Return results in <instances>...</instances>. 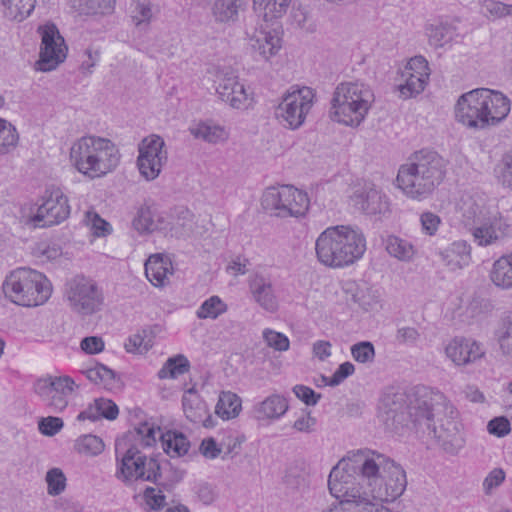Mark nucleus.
I'll return each mask as SVG.
<instances>
[{
    "label": "nucleus",
    "mask_w": 512,
    "mask_h": 512,
    "mask_svg": "<svg viewBox=\"0 0 512 512\" xmlns=\"http://www.w3.org/2000/svg\"><path fill=\"white\" fill-rule=\"evenodd\" d=\"M447 161L436 151L421 149L414 152L398 170L396 181L403 193L423 200L442 183Z\"/></svg>",
    "instance_id": "obj_1"
},
{
    "label": "nucleus",
    "mask_w": 512,
    "mask_h": 512,
    "mask_svg": "<svg viewBox=\"0 0 512 512\" xmlns=\"http://www.w3.org/2000/svg\"><path fill=\"white\" fill-rule=\"evenodd\" d=\"M318 261L330 268H343L360 260L366 251L363 232L350 225L326 228L315 242Z\"/></svg>",
    "instance_id": "obj_2"
},
{
    "label": "nucleus",
    "mask_w": 512,
    "mask_h": 512,
    "mask_svg": "<svg viewBox=\"0 0 512 512\" xmlns=\"http://www.w3.org/2000/svg\"><path fill=\"white\" fill-rule=\"evenodd\" d=\"M129 437L134 441L130 447L126 449L121 459H119V452L122 447V442H116V458L118 469L116 477L124 483L133 480H143L150 482H157L161 477L160 464L154 458H147L139 446L151 447L156 443V429L153 425L144 422L135 427L134 432L130 433Z\"/></svg>",
    "instance_id": "obj_3"
},
{
    "label": "nucleus",
    "mask_w": 512,
    "mask_h": 512,
    "mask_svg": "<svg viewBox=\"0 0 512 512\" xmlns=\"http://www.w3.org/2000/svg\"><path fill=\"white\" fill-rule=\"evenodd\" d=\"M361 482L367 486L369 496L381 502L399 498L407 486L404 469L394 460L377 452L364 458L360 466Z\"/></svg>",
    "instance_id": "obj_4"
},
{
    "label": "nucleus",
    "mask_w": 512,
    "mask_h": 512,
    "mask_svg": "<svg viewBox=\"0 0 512 512\" xmlns=\"http://www.w3.org/2000/svg\"><path fill=\"white\" fill-rule=\"evenodd\" d=\"M119 149L108 138L83 136L70 148V161L81 174L94 179L105 176L119 165Z\"/></svg>",
    "instance_id": "obj_5"
},
{
    "label": "nucleus",
    "mask_w": 512,
    "mask_h": 512,
    "mask_svg": "<svg viewBox=\"0 0 512 512\" xmlns=\"http://www.w3.org/2000/svg\"><path fill=\"white\" fill-rule=\"evenodd\" d=\"M374 100L372 90L363 83H340L331 99L330 117L347 126H358Z\"/></svg>",
    "instance_id": "obj_6"
},
{
    "label": "nucleus",
    "mask_w": 512,
    "mask_h": 512,
    "mask_svg": "<svg viewBox=\"0 0 512 512\" xmlns=\"http://www.w3.org/2000/svg\"><path fill=\"white\" fill-rule=\"evenodd\" d=\"M2 289L12 303L36 307L43 305L51 296L52 287L42 273L30 268H18L5 278Z\"/></svg>",
    "instance_id": "obj_7"
},
{
    "label": "nucleus",
    "mask_w": 512,
    "mask_h": 512,
    "mask_svg": "<svg viewBox=\"0 0 512 512\" xmlns=\"http://www.w3.org/2000/svg\"><path fill=\"white\" fill-rule=\"evenodd\" d=\"M371 452L366 454L363 451H359L353 456V458L340 460L336 466H334L328 477V488L335 498L342 499L336 506H342L346 503H350L352 511L360 510V506L366 507V503H372L369 499V491H362L361 487H358L354 480V473H357L361 479L359 466L364 458L370 457Z\"/></svg>",
    "instance_id": "obj_8"
},
{
    "label": "nucleus",
    "mask_w": 512,
    "mask_h": 512,
    "mask_svg": "<svg viewBox=\"0 0 512 512\" xmlns=\"http://www.w3.org/2000/svg\"><path fill=\"white\" fill-rule=\"evenodd\" d=\"M430 391L426 387L417 388L412 394L392 389L386 391L378 406L379 417L386 428L397 433L412 423L418 429L423 412H420L419 415L414 413L418 412L416 403L423 398L424 394H430Z\"/></svg>",
    "instance_id": "obj_9"
},
{
    "label": "nucleus",
    "mask_w": 512,
    "mask_h": 512,
    "mask_svg": "<svg viewBox=\"0 0 512 512\" xmlns=\"http://www.w3.org/2000/svg\"><path fill=\"white\" fill-rule=\"evenodd\" d=\"M416 404V409H418V412H415L416 415L423 412L418 427L423 433L432 429L433 426H437L438 429H450L452 425L462 426L458 420V411L439 391L431 390L430 394H424L423 398H420Z\"/></svg>",
    "instance_id": "obj_10"
},
{
    "label": "nucleus",
    "mask_w": 512,
    "mask_h": 512,
    "mask_svg": "<svg viewBox=\"0 0 512 512\" xmlns=\"http://www.w3.org/2000/svg\"><path fill=\"white\" fill-rule=\"evenodd\" d=\"M65 296L70 308L82 316L100 311L104 304L102 289L94 280L83 276H77L67 282Z\"/></svg>",
    "instance_id": "obj_11"
},
{
    "label": "nucleus",
    "mask_w": 512,
    "mask_h": 512,
    "mask_svg": "<svg viewBox=\"0 0 512 512\" xmlns=\"http://www.w3.org/2000/svg\"><path fill=\"white\" fill-rule=\"evenodd\" d=\"M78 388L74 379L68 375H47L39 378L33 385L35 394L46 408L53 413L63 412L69 403V396Z\"/></svg>",
    "instance_id": "obj_12"
},
{
    "label": "nucleus",
    "mask_w": 512,
    "mask_h": 512,
    "mask_svg": "<svg viewBox=\"0 0 512 512\" xmlns=\"http://www.w3.org/2000/svg\"><path fill=\"white\" fill-rule=\"evenodd\" d=\"M315 94L309 87H291L279 104L276 116L280 122L292 130L301 127L313 106Z\"/></svg>",
    "instance_id": "obj_13"
},
{
    "label": "nucleus",
    "mask_w": 512,
    "mask_h": 512,
    "mask_svg": "<svg viewBox=\"0 0 512 512\" xmlns=\"http://www.w3.org/2000/svg\"><path fill=\"white\" fill-rule=\"evenodd\" d=\"M165 146L164 139L156 134L146 136L138 144L137 167L146 180L156 179L167 163L168 152Z\"/></svg>",
    "instance_id": "obj_14"
},
{
    "label": "nucleus",
    "mask_w": 512,
    "mask_h": 512,
    "mask_svg": "<svg viewBox=\"0 0 512 512\" xmlns=\"http://www.w3.org/2000/svg\"><path fill=\"white\" fill-rule=\"evenodd\" d=\"M41 48L39 60L36 62V70L48 72L54 70L66 58V46L54 24L40 26Z\"/></svg>",
    "instance_id": "obj_15"
},
{
    "label": "nucleus",
    "mask_w": 512,
    "mask_h": 512,
    "mask_svg": "<svg viewBox=\"0 0 512 512\" xmlns=\"http://www.w3.org/2000/svg\"><path fill=\"white\" fill-rule=\"evenodd\" d=\"M70 215L68 198L59 188L47 189L43 202L31 218L35 227H50L66 220Z\"/></svg>",
    "instance_id": "obj_16"
},
{
    "label": "nucleus",
    "mask_w": 512,
    "mask_h": 512,
    "mask_svg": "<svg viewBox=\"0 0 512 512\" xmlns=\"http://www.w3.org/2000/svg\"><path fill=\"white\" fill-rule=\"evenodd\" d=\"M216 92L222 101L235 109H246L252 102V92L239 81L230 68H221L215 75Z\"/></svg>",
    "instance_id": "obj_17"
},
{
    "label": "nucleus",
    "mask_w": 512,
    "mask_h": 512,
    "mask_svg": "<svg viewBox=\"0 0 512 512\" xmlns=\"http://www.w3.org/2000/svg\"><path fill=\"white\" fill-rule=\"evenodd\" d=\"M476 89L461 95L455 106V117L468 128L486 129L489 127L487 107L482 105Z\"/></svg>",
    "instance_id": "obj_18"
},
{
    "label": "nucleus",
    "mask_w": 512,
    "mask_h": 512,
    "mask_svg": "<svg viewBox=\"0 0 512 512\" xmlns=\"http://www.w3.org/2000/svg\"><path fill=\"white\" fill-rule=\"evenodd\" d=\"M470 232L477 245L486 247L509 236L511 225L500 214H495L473 225Z\"/></svg>",
    "instance_id": "obj_19"
},
{
    "label": "nucleus",
    "mask_w": 512,
    "mask_h": 512,
    "mask_svg": "<svg viewBox=\"0 0 512 512\" xmlns=\"http://www.w3.org/2000/svg\"><path fill=\"white\" fill-rule=\"evenodd\" d=\"M445 354L456 366H468L485 357L480 342L466 337H454L445 347Z\"/></svg>",
    "instance_id": "obj_20"
},
{
    "label": "nucleus",
    "mask_w": 512,
    "mask_h": 512,
    "mask_svg": "<svg viewBox=\"0 0 512 512\" xmlns=\"http://www.w3.org/2000/svg\"><path fill=\"white\" fill-rule=\"evenodd\" d=\"M351 200L359 211L369 216H385L390 212L388 197L374 185L356 190Z\"/></svg>",
    "instance_id": "obj_21"
},
{
    "label": "nucleus",
    "mask_w": 512,
    "mask_h": 512,
    "mask_svg": "<svg viewBox=\"0 0 512 512\" xmlns=\"http://www.w3.org/2000/svg\"><path fill=\"white\" fill-rule=\"evenodd\" d=\"M479 98L482 105L487 107L485 111L488 116L489 127L501 123L509 114L511 103L507 96L497 90L478 88Z\"/></svg>",
    "instance_id": "obj_22"
},
{
    "label": "nucleus",
    "mask_w": 512,
    "mask_h": 512,
    "mask_svg": "<svg viewBox=\"0 0 512 512\" xmlns=\"http://www.w3.org/2000/svg\"><path fill=\"white\" fill-rule=\"evenodd\" d=\"M250 45L256 60L268 61L281 49L282 38L276 29L260 30L255 32Z\"/></svg>",
    "instance_id": "obj_23"
},
{
    "label": "nucleus",
    "mask_w": 512,
    "mask_h": 512,
    "mask_svg": "<svg viewBox=\"0 0 512 512\" xmlns=\"http://www.w3.org/2000/svg\"><path fill=\"white\" fill-rule=\"evenodd\" d=\"M182 406L186 418L195 424H202L205 428L215 425L213 417L209 414L206 403L194 388L185 391L182 397Z\"/></svg>",
    "instance_id": "obj_24"
},
{
    "label": "nucleus",
    "mask_w": 512,
    "mask_h": 512,
    "mask_svg": "<svg viewBox=\"0 0 512 512\" xmlns=\"http://www.w3.org/2000/svg\"><path fill=\"white\" fill-rule=\"evenodd\" d=\"M249 290L256 303L268 312L278 308L277 298L270 278L262 274H254L249 279Z\"/></svg>",
    "instance_id": "obj_25"
},
{
    "label": "nucleus",
    "mask_w": 512,
    "mask_h": 512,
    "mask_svg": "<svg viewBox=\"0 0 512 512\" xmlns=\"http://www.w3.org/2000/svg\"><path fill=\"white\" fill-rule=\"evenodd\" d=\"M427 434L433 436L442 449L451 454L456 455L465 445V437L463 433V426L456 427L452 425L450 429H438L433 426L432 429L426 430Z\"/></svg>",
    "instance_id": "obj_26"
},
{
    "label": "nucleus",
    "mask_w": 512,
    "mask_h": 512,
    "mask_svg": "<svg viewBox=\"0 0 512 512\" xmlns=\"http://www.w3.org/2000/svg\"><path fill=\"white\" fill-rule=\"evenodd\" d=\"M438 255L444 265L454 271L469 265L471 261V247L466 241H455L447 248L440 250Z\"/></svg>",
    "instance_id": "obj_27"
},
{
    "label": "nucleus",
    "mask_w": 512,
    "mask_h": 512,
    "mask_svg": "<svg viewBox=\"0 0 512 512\" xmlns=\"http://www.w3.org/2000/svg\"><path fill=\"white\" fill-rule=\"evenodd\" d=\"M292 185H282L280 187H269L262 196V206L277 217H288L287 199L291 196Z\"/></svg>",
    "instance_id": "obj_28"
},
{
    "label": "nucleus",
    "mask_w": 512,
    "mask_h": 512,
    "mask_svg": "<svg viewBox=\"0 0 512 512\" xmlns=\"http://www.w3.org/2000/svg\"><path fill=\"white\" fill-rule=\"evenodd\" d=\"M287 410V400L278 394L268 396L254 408L255 417L258 420L279 419Z\"/></svg>",
    "instance_id": "obj_29"
},
{
    "label": "nucleus",
    "mask_w": 512,
    "mask_h": 512,
    "mask_svg": "<svg viewBox=\"0 0 512 512\" xmlns=\"http://www.w3.org/2000/svg\"><path fill=\"white\" fill-rule=\"evenodd\" d=\"M171 262L159 254L152 255L145 263V274L154 286H163L170 272Z\"/></svg>",
    "instance_id": "obj_30"
},
{
    "label": "nucleus",
    "mask_w": 512,
    "mask_h": 512,
    "mask_svg": "<svg viewBox=\"0 0 512 512\" xmlns=\"http://www.w3.org/2000/svg\"><path fill=\"white\" fill-rule=\"evenodd\" d=\"M490 278L498 287L512 288V252L501 256L494 262Z\"/></svg>",
    "instance_id": "obj_31"
},
{
    "label": "nucleus",
    "mask_w": 512,
    "mask_h": 512,
    "mask_svg": "<svg viewBox=\"0 0 512 512\" xmlns=\"http://www.w3.org/2000/svg\"><path fill=\"white\" fill-rule=\"evenodd\" d=\"M245 5V0H215L212 15L220 23L234 22L238 19L239 11Z\"/></svg>",
    "instance_id": "obj_32"
},
{
    "label": "nucleus",
    "mask_w": 512,
    "mask_h": 512,
    "mask_svg": "<svg viewBox=\"0 0 512 512\" xmlns=\"http://www.w3.org/2000/svg\"><path fill=\"white\" fill-rule=\"evenodd\" d=\"M161 442L163 450L170 457H180L188 452L190 442L187 437L178 431H167L162 433Z\"/></svg>",
    "instance_id": "obj_33"
},
{
    "label": "nucleus",
    "mask_w": 512,
    "mask_h": 512,
    "mask_svg": "<svg viewBox=\"0 0 512 512\" xmlns=\"http://www.w3.org/2000/svg\"><path fill=\"white\" fill-rule=\"evenodd\" d=\"M292 0H253L254 10L265 21L281 18L286 14Z\"/></svg>",
    "instance_id": "obj_34"
},
{
    "label": "nucleus",
    "mask_w": 512,
    "mask_h": 512,
    "mask_svg": "<svg viewBox=\"0 0 512 512\" xmlns=\"http://www.w3.org/2000/svg\"><path fill=\"white\" fill-rule=\"evenodd\" d=\"M83 373L89 381L97 385H103L107 389L114 388L116 383L119 382L116 372L100 363L87 368Z\"/></svg>",
    "instance_id": "obj_35"
},
{
    "label": "nucleus",
    "mask_w": 512,
    "mask_h": 512,
    "mask_svg": "<svg viewBox=\"0 0 512 512\" xmlns=\"http://www.w3.org/2000/svg\"><path fill=\"white\" fill-rule=\"evenodd\" d=\"M191 134L209 143H218L228 138V132L224 127L210 122H201L190 128Z\"/></svg>",
    "instance_id": "obj_36"
},
{
    "label": "nucleus",
    "mask_w": 512,
    "mask_h": 512,
    "mask_svg": "<svg viewBox=\"0 0 512 512\" xmlns=\"http://www.w3.org/2000/svg\"><path fill=\"white\" fill-rule=\"evenodd\" d=\"M4 15L12 21H23L35 8L36 0H1Z\"/></svg>",
    "instance_id": "obj_37"
},
{
    "label": "nucleus",
    "mask_w": 512,
    "mask_h": 512,
    "mask_svg": "<svg viewBox=\"0 0 512 512\" xmlns=\"http://www.w3.org/2000/svg\"><path fill=\"white\" fill-rule=\"evenodd\" d=\"M241 410V399L230 391L222 392L215 407V413L223 420L238 416Z\"/></svg>",
    "instance_id": "obj_38"
},
{
    "label": "nucleus",
    "mask_w": 512,
    "mask_h": 512,
    "mask_svg": "<svg viewBox=\"0 0 512 512\" xmlns=\"http://www.w3.org/2000/svg\"><path fill=\"white\" fill-rule=\"evenodd\" d=\"M74 7L80 14L104 16L113 12L114 0H74Z\"/></svg>",
    "instance_id": "obj_39"
},
{
    "label": "nucleus",
    "mask_w": 512,
    "mask_h": 512,
    "mask_svg": "<svg viewBox=\"0 0 512 512\" xmlns=\"http://www.w3.org/2000/svg\"><path fill=\"white\" fill-rule=\"evenodd\" d=\"M190 369V363L186 356L178 354L174 357L167 359L162 368L158 371L160 379L171 378L175 379L180 375L185 374Z\"/></svg>",
    "instance_id": "obj_40"
},
{
    "label": "nucleus",
    "mask_w": 512,
    "mask_h": 512,
    "mask_svg": "<svg viewBox=\"0 0 512 512\" xmlns=\"http://www.w3.org/2000/svg\"><path fill=\"white\" fill-rule=\"evenodd\" d=\"M385 248L389 255L401 261H410L414 256V247L412 244L394 235L387 237Z\"/></svg>",
    "instance_id": "obj_41"
},
{
    "label": "nucleus",
    "mask_w": 512,
    "mask_h": 512,
    "mask_svg": "<svg viewBox=\"0 0 512 512\" xmlns=\"http://www.w3.org/2000/svg\"><path fill=\"white\" fill-rule=\"evenodd\" d=\"M405 83L400 85L399 91L405 98L412 97L421 93L429 79V73L420 72L418 74L413 72H405Z\"/></svg>",
    "instance_id": "obj_42"
},
{
    "label": "nucleus",
    "mask_w": 512,
    "mask_h": 512,
    "mask_svg": "<svg viewBox=\"0 0 512 512\" xmlns=\"http://www.w3.org/2000/svg\"><path fill=\"white\" fill-rule=\"evenodd\" d=\"M19 134L10 122L0 118V155L12 152L18 145Z\"/></svg>",
    "instance_id": "obj_43"
},
{
    "label": "nucleus",
    "mask_w": 512,
    "mask_h": 512,
    "mask_svg": "<svg viewBox=\"0 0 512 512\" xmlns=\"http://www.w3.org/2000/svg\"><path fill=\"white\" fill-rule=\"evenodd\" d=\"M103 440L93 434H86L78 437L75 441L74 448L79 454L86 456H97L104 450Z\"/></svg>",
    "instance_id": "obj_44"
},
{
    "label": "nucleus",
    "mask_w": 512,
    "mask_h": 512,
    "mask_svg": "<svg viewBox=\"0 0 512 512\" xmlns=\"http://www.w3.org/2000/svg\"><path fill=\"white\" fill-rule=\"evenodd\" d=\"M291 196L287 199L288 217H300L305 215L309 208V198L307 193L292 186Z\"/></svg>",
    "instance_id": "obj_45"
},
{
    "label": "nucleus",
    "mask_w": 512,
    "mask_h": 512,
    "mask_svg": "<svg viewBox=\"0 0 512 512\" xmlns=\"http://www.w3.org/2000/svg\"><path fill=\"white\" fill-rule=\"evenodd\" d=\"M227 311V305L218 296H211L205 300L196 311L199 319H216Z\"/></svg>",
    "instance_id": "obj_46"
},
{
    "label": "nucleus",
    "mask_w": 512,
    "mask_h": 512,
    "mask_svg": "<svg viewBox=\"0 0 512 512\" xmlns=\"http://www.w3.org/2000/svg\"><path fill=\"white\" fill-rule=\"evenodd\" d=\"M496 337L502 353L512 355V314L502 319Z\"/></svg>",
    "instance_id": "obj_47"
},
{
    "label": "nucleus",
    "mask_w": 512,
    "mask_h": 512,
    "mask_svg": "<svg viewBox=\"0 0 512 512\" xmlns=\"http://www.w3.org/2000/svg\"><path fill=\"white\" fill-rule=\"evenodd\" d=\"M429 44L435 48L443 47L452 39V31L449 25H430L427 28Z\"/></svg>",
    "instance_id": "obj_48"
},
{
    "label": "nucleus",
    "mask_w": 512,
    "mask_h": 512,
    "mask_svg": "<svg viewBox=\"0 0 512 512\" xmlns=\"http://www.w3.org/2000/svg\"><path fill=\"white\" fill-rule=\"evenodd\" d=\"M84 223L89 227L93 235L97 237L106 236L112 230L111 225L95 211L89 210L85 213Z\"/></svg>",
    "instance_id": "obj_49"
},
{
    "label": "nucleus",
    "mask_w": 512,
    "mask_h": 512,
    "mask_svg": "<svg viewBox=\"0 0 512 512\" xmlns=\"http://www.w3.org/2000/svg\"><path fill=\"white\" fill-rule=\"evenodd\" d=\"M498 181L512 190V151L505 153L495 167Z\"/></svg>",
    "instance_id": "obj_50"
},
{
    "label": "nucleus",
    "mask_w": 512,
    "mask_h": 512,
    "mask_svg": "<svg viewBox=\"0 0 512 512\" xmlns=\"http://www.w3.org/2000/svg\"><path fill=\"white\" fill-rule=\"evenodd\" d=\"M47 493L51 496L61 494L66 488V477L60 468H52L46 473Z\"/></svg>",
    "instance_id": "obj_51"
},
{
    "label": "nucleus",
    "mask_w": 512,
    "mask_h": 512,
    "mask_svg": "<svg viewBox=\"0 0 512 512\" xmlns=\"http://www.w3.org/2000/svg\"><path fill=\"white\" fill-rule=\"evenodd\" d=\"M134 228L141 232H152L158 228L153 220V213L148 206H142L138 209L137 215L133 220Z\"/></svg>",
    "instance_id": "obj_52"
},
{
    "label": "nucleus",
    "mask_w": 512,
    "mask_h": 512,
    "mask_svg": "<svg viewBox=\"0 0 512 512\" xmlns=\"http://www.w3.org/2000/svg\"><path fill=\"white\" fill-rule=\"evenodd\" d=\"M246 440L244 435H240L236 432H230L224 437L220 443L223 452V459L226 457H234L241 451V446Z\"/></svg>",
    "instance_id": "obj_53"
},
{
    "label": "nucleus",
    "mask_w": 512,
    "mask_h": 512,
    "mask_svg": "<svg viewBox=\"0 0 512 512\" xmlns=\"http://www.w3.org/2000/svg\"><path fill=\"white\" fill-rule=\"evenodd\" d=\"M353 359L362 364L372 363L375 358V348L370 341H361L351 346Z\"/></svg>",
    "instance_id": "obj_54"
},
{
    "label": "nucleus",
    "mask_w": 512,
    "mask_h": 512,
    "mask_svg": "<svg viewBox=\"0 0 512 512\" xmlns=\"http://www.w3.org/2000/svg\"><path fill=\"white\" fill-rule=\"evenodd\" d=\"M463 216L473 221V225L485 219V206L478 203L473 197H469L463 202Z\"/></svg>",
    "instance_id": "obj_55"
},
{
    "label": "nucleus",
    "mask_w": 512,
    "mask_h": 512,
    "mask_svg": "<svg viewBox=\"0 0 512 512\" xmlns=\"http://www.w3.org/2000/svg\"><path fill=\"white\" fill-rule=\"evenodd\" d=\"M132 18L136 25L149 22L152 18L151 3L147 0H135L131 4Z\"/></svg>",
    "instance_id": "obj_56"
},
{
    "label": "nucleus",
    "mask_w": 512,
    "mask_h": 512,
    "mask_svg": "<svg viewBox=\"0 0 512 512\" xmlns=\"http://www.w3.org/2000/svg\"><path fill=\"white\" fill-rule=\"evenodd\" d=\"M263 338L267 345L276 351L283 352L289 349V339L283 333L272 329H265L263 331Z\"/></svg>",
    "instance_id": "obj_57"
},
{
    "label": "nucleus",
    "mask_w": 512,
    "mask_h": 512,
    "mask_svg": "<svg viewBox=\"0 0 512 512\" xmlns=\"http://www.w3.org/2000/svg\"><path fill=\"white\" fill-rule=\"evenodd\" d=\"M485 14L494 19L512 15V5L495 0H485L482 5Z\"/></svg>",
    "instance_id": "obj_58"
},
{
    "label": "nucleus",
    "mask_w": 512,
    "mask_h": 512,
    "mask_svg": "<svg viewBox=\"0 0 512 512\" xmlns=\"http://www.w3.org/2000/svg\"><path fill=\"white\" fill-rule=\"evenodd\" d=\"M63 426V420L54 416L41 418L38 422V429L45 436L56 435L63 428Z\"/></svg>",
    "instance_id": "obj_59"
},
{
    "label": "nucleus",
    "mask_w": 512,
    "mask_h": 512,
    "mask_svg": "<svg viewBox=\"0 0 512 512\" xmlns=\"http://www.w3.org/2000/svg\"><path fill=\"white\" fill-rule=\"evenodd\" d=\"M420 222L422 231L429 236H433L438 231L441 224V218L435 213L424 212L420 216Z\"/></svg>",
    "instance_id": "obj_60"
},
{
    "label": "nucleus",
    "mask_w": 512,
    "mask_h": 512,
    "mask_svg": "<svg viewBox=\"0 0 512 512\" xmlns=\"http://www.w3.org/2000/svg\"><path fill=\"white\" fill-rule=\"evenodd\" d=\"M293 392L297 398L308 406H315L321 398V394L316 393L313 389L304 385L294 386Z\"/></svg>",
    "instance_id": "obj_61"
},
{
    "label": "nucleus",
    "mask_w": 512,
    "mask_h": 512,
    "mask_svg": "<svg viewBox=\"0 0 512 512\" xmlns=\"http://www.w3.org/2000/svg\"><path fill=\"white\" fill-rule=\"evenodd\" d=\"M487 430L497 437H504L510 432V423L507 418L495 417L488 422Z\"/></svg>",
    "instance_id": "obj_62"
},
{
    "label": "nucleus",
    "mask_w": 512,
    "mask_h": 512,
    "mask_svg": "<svg viewBox=\"0 0 512 512\" xmlns=\"http://www.w3.org/2000/svg\"><path fill=\"white\" fill-rule=\"evenodd\" d=\"M96 407H99V412L101 413V417L108 419V420H114L117 418L119 410L117 405L109 399L105 398H98L95 401Z\"/></svg>",
    "instance_id": "obj_63"
},
{
    "label": "nucleus",
    "mask_w": 512,
    "mask_h": 512,
    "mask_svg": "<svg viewBox=\"0 0 512 512\" xmlns=\"http://www.w3.org/2000/svg\"><path fill=\"white\" fill-rule=\"evenodd\" d=\"M128 353H144L149 349V345L145 342V337L139 333L131 335L124 345Z\"/></svg>",
    "instance_id": "obj_64"
}]
</instances>
